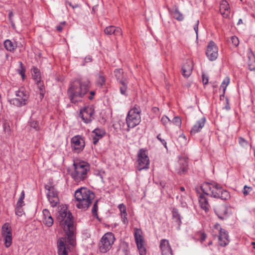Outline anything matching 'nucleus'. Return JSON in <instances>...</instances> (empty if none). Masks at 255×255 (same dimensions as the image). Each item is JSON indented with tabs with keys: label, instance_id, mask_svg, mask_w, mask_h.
I'll use <instances>...</instances> for the list:
<instances>
[{
	"label": "nucleus",
	"instance_id": "f257e3e1",
	"mask_svg": "<svg viewBox=\"0 0 255 255\" xmlns=\"http://www.w3.org/2000/svg\"><path fill=\"white\" fill-rule=\"evenodd\" d=\"M57 220L60 226L63 229L68 240L71 245L75 244V228L71 213L67 209H61L58 213Z\"/></svg>",
	"mask_w": 255,
	"mask_h": 255
},
{
	"label": "nucleus",
	"instance_id": "f03ea898",
	"mask_svg": "<svg viewBox=\"0 0 255 255\" xmlns=\"http://www.w3.org/2000/svg\"><path fill=\"white\" fill-rule=\"evenodd\" d=\"M90 81L88 79L82 78L72 82L67 90V94L72 103L81 101L87 93Z\"/></svg>",
	"mask_w": 255,
	"mask_h": 255
},
{
	"label": "nucleus",
	"instance_id": "7ed1b4c3",
	"mask_svg": "<svg viewBox=\"0 0 255 255\" xmlns=\"http://www.w3.org/2000/svg\"><path fill=\"white\" fill-rule=\"evenodd\" d=\"M200 187L202 192L213 198L224 200L230 198L229 192L223 189L220 184L215 182H204Z\"/></svg>",
	"mask_w": 255,
	"mask_h": 255
},
{
	"label": "nucleus",
	"instance_id": "20e7f679",
	"mask_svg": "<svg viewBox=\"0 0 255 255\" xmlns=\"http://www.w3.org/2000/svg\"><path fill=\"white\" fill-rule=\"evenodd\" d=\"M76 206L81 210H86L92 204L95 198L94 193L86 188H81L75 192Z\"/></svg>",
	"mask_w": 255,
	"mask_h": 255
},
{
	"label": "nucleus",
	"instance_id": "39448f33",
	"mask_svg": "<svg viewBox=\"0 0 255 255\" xmlns=\"http://www.w3.org/2000/svg\"><path fill=\"white\" fill-rule=\"evenodd\" d=\"M74 170L71 172V176L76 183H79L86 180L88 173L90 171L89 164L83 161H74Z\"/></svg>",
	"mask_w": 255,
	"mask_h": 255
},
{
	"label": "nucleus",
	"instance_id": "423d86ee",
	"mask_svg": "<svg viewBox=\"0 0 255 255\" xmlns=\"http://www.w3.org/2000/svg\"><path fill=\"white\" fill-rule=\"evenodd\" d=\"M140 113L141 109L137 105H135L129 111L126 118V122L128 128H133L140 123L141 121Z\"/></svg>",
	"mask_w": 255,
	"mask_h": 255
},
{
	"label": "nucleus",
	"instance_id": "0eeeda50",
	"mask_svg": "<svg viewBox=\"0 0 255 255\" xmlns=\"http://www.w3.org/2000/svg\"><path fill=\"white\" fill-rule=\"evenodd\" d=\"M115 240V236L113 233H106L101 238L99 245L100 252L105 253L109 251L112 248Z\"/></svg>",
	"mask_w": 255,
	"mask_h": 255
},
{
	"label": "nucleus",
	"instance_id": "6e6552de",
	"mask_svg": "<svg viewBox=\"0 0 255 255\" xmlns=\"http://www.w3.org/2000/svg\"><path fill=\"white\" fill-rule=\"evenodd\" d=\"M136 167L139 171L149 168V159L146 150L140 149L137 153Z\"/></svg>",
	"mask_w": 255,
	"mask_h": 255
},
{
	"label": "nucleus",
	"instance_id": "1a4fd4ad",
	"mask_svg": "<svg viewBox=\"0 0 255 255\" xmlns=\"http://www.w3.org/2000/svg\"><path fill=\"white\" fill-rule=\"evenodd\" d=\"M28 94L23 89H20L16 92V98L9 100L10 104L16 107H21L26 104V101L28 99Z\"/></svg>",
	"mask_w": 255,
	"mask_h": 255
},
{
	"label": "nucleus",
	"instance_id": "9d476101",
	"mask_svg": "<svg viewBox=\"0 0 255 255\" xmlns=\"http://www.w3.org/2000/svg\"><path fill=\"white\" fill-rule=\"evenodd\" d=\"M45 188L48 191L46 195L51 207H55L59 203L58 193L52 183L45 185Z\"/></svg>",
	"mask_w": 255,
	"mask_h": 255
},
{
	"label": "nucleus",
	"instance_id": "9b49d317",
	"mask_svg": "<svg viewBox=\"0 0 255 255\" xmlns=\"http://www.w3.org/2000/svg\"><path fill=\"white\" fill-rule=\"evenodd\" d=\"M70 244L69 240H68V236L67 238L62 237L58 239L57 241V253L58 255H68V250L70 249V246H75Z\"/></svg>",
	"mask_w": 255,
	"mask_h": 255
},
{
	"label": "nucleus",
	"instance_id": "f8f14e48",
	"mask_svg": "<svg viewBox=\"0 0 255 255\" xmlns=\"http://www.w3.org/2000/svg\"><path fill=\"white\" fill-rule=\"evenodd\" d=\"M71 147L75 153H79L82 151L85 146L84 138L81 135H75L71 139Z\"/></svg>",
	"mask_w": 255,
	"mask_h": 255
},
{
	"label": "nucleus",
	"instance_id": "ddd939ff",
	"mask_svg": "<svg viewBox=\"0 0 255 255\" xmlns=\"http://www.w3.org/2000/svg\"><path fill=\"white\" fill-rule=\"evenodd\" d=\"M134 238L140 255H146V251L141 230L134 229Z\"/></svg>",
	"mask_w": 255,
	"mask_h": 255
},
{
	"label": "nucleus",
	"instance_id": "4468645a",
	"mask_svg": "<svg viewBox=\"0 0 255 255\" xmlns=\"http://www.w3.org/2000/svg\"><path fill=\"white\" fill-rule=\"evenodd\" d=\"M1 234L3 238L4 246L6 248H9L12 244V233L9 224H4L1 229Z\"/></svg>",
	"mask_w": 255,
	"mask_h": 255
},
{
	"label": "nucleus",
	"instance_id": "2eb2a0df",
	"mask_svg": "<svg viewBox=\"0 0 255 255\" xmlns=\"http://www.w3.org/2000/svg\"><path fill=\"white\" fill-rule=\"evenodd\" d=\"M94 109L92 106H86L80 110V116L85 123H90L93 119Z\"/></svg>",
	"mask_w": 255,
	"mask_h": 255
},
{
	"label": "nucleus",
	"instance_id": "dca6fc26",
	"mask_svg": "<svg viewBox=\"0 0 255 255\" xmlns=\"http://www.w3.org/2000/svg\"><path fill=\"white\" fill-rule=\"evenodd\" d=\"M206 54L210 61H214L217 58L218 48L213 41H211L209 43L207 47Z\"/></svg>",
	"mask_w": 255,
	"mask_h": 255
},
{
	"label": "nucleus",
	"instance_id": "f3484780",
	"mask_svg": "<svg viewBox=\"0 0 255 255\" xmlns=\"http://www.w3.org/2000/svg\"><path fill=\"white\" fill-rule=\"evenodd\" d=\"M214 211L218 218L222 220L227 219L229 216L228 209L225 204L217 205L214 208Z\"/></svg>",
	"mask_w": 255,
	"mask_h": 255
},
{
	"label": "nucleus",
	"instance_id": "a211bd4d",
	"mask_svg": "<svg viewBox=\"0 0 255 255\" xmlns=\"http://www.w3.org/2000/svg\"><path fill=\"white\" fill-rule=\"evenodd\" d=\"M196 190L198 195V201L200 207L202 209L204 210L205 212H207L210 207L207 197V195L203 192L200 193L198 189H196Z\"/></svg>",
	"mask_w": 255,
	"mask_h": 255
},
{
	"label": "nucleus",
	"instance_id": "6ab92c4d",
	"mask_svg": "<svg viewBox=\"0 0 255 255\" xmlns=\"http://www.w3.org/2000/svg\"><path fill=\"white\" fill-rule=\"evenodd\" d=\"M159 249L162 255H173L168 240L162 239L160 241Z\"/></svg>",
	"mask_w": 255,
	"mask_h": 255
},
{
	"label": "nucleus",
	"instance_id": "aec40b11",
	"mask_svg": "<svg viewBox=\"0 0 255 255\" xmlns=\"http://www.w3.org/2000/svg\"><path fill=\"white\" fill-rule=\"evenodd\" d=\"M228 233L223 229H220L219 244L222 247H225L229 243Z\"/></svg>",
	"mask_w": 255,
	"mask_h": 255
},
{
	"label": "nucleus",
	"instance_id": "412c9836",
	"mask_svg": "<svg viewBox=\"0 0 255 255\" xmlns=\"http://www.w3.org/2000/svg\"><path fill=\"white\" fill-rule=\"evenodd\" d=\"M220 11L223 17L228 18L230 16V7L228 2L225 0H223L220 3Z\"/></svg>",
	"mask_w": 255,
	"mask_h": 255
},
{
	"label": "nucleus",
	"instance_id": "4be33fe9",
	"mask_svg": "<svg viewBox=\"0 0 255 255\" xmlns=\"http://www.w3.org/2000/svg\"><path fill=\"white\" fill-rule=\"evenodd\" d=\"M205 122L206 119L204 117L198 120L191 128L190 130L191 134H195L200 131L204 127Z\"/></svg>",
	"mask_w": 255,
	"mask_h": 255
},
{
	"label": "nucleus",
	"instance_id": "5701e85b",
	"mask_svg": "<svg viewBox=\"0 0 255 255\" xmlns=\"http://www.w3.org/2000/svg\"><path fill=\"white\" fill-rule=\"evenodd\" d=\"M104 32L107 35L114 34L116 36H121L122 35V29L119 27L114 26H109L104 30Z\"/></svg>",
	"mask_w": 255,
	"mask_h": 255
},
{
	"label": "nucleus",
	"instance_id": "b1692460",
	"mask_svg": "<svg viewBox=\"0 0 255 255\" xmlns=\"http://www.w3.org/2000/svg\"><path fill=\"white\" fill-rule=\"evenodd\" d=\"M43 213V223L46 226L50 227L53 224V219L47 209H44L42 211Z\"/></svg>",
	"mask_w": 255,
	"mask_h": 255
},
{
	"label": "nucleus",
	"instance_id": "393cba45",
	"mask_svg": "<svg viewBox=\"0 0 255 255\" xmlns=\"http://www.w3.org/2000/svg\"><path fill=\"white\" fill-rule=\"evenodd\" d=\"M193 69V65L191 61L187 62L182 68V73L184 77H188L191 74Z\"/></svg>",
	"mask_w": 255,
	"mask_h": 255
},
{
	"label": "nucleus",
	"instance_id": "a878e982",
	"mask_svg": "<svg viewBox=\"0 0 255 255\" xmlns=\"http://www.w3.org/2000/svg\"><path fill=\"white\" fill-rule=\"evenodd\" d=\"M94 134L93 138V143L96 144L99 140L106 133L105 130L102 128H97L93 131Z\"/></svg>",
	"mask_w": 255,
	"mask_h": 255
},
{
	"label": "nucleus",
	"instance_id": "bb28decb",
	"mask_svg": "<svg viewBox=\"0 0 255 255\" xmlns=\"http://www.w3.org/2000/svg\"><path fill=\"white\" fill-rule=\"evenodd\" d=\"M114 75L119 82L128 80L127 74L124 73L122 69H116L114 71Z\"/></svg>",
	"mask_w": 255,
	"mask_h": 255
},
{
	"label": "nucleus",
	"instance_id": "cd10ccee",
	"mask_svg": "<svg viewBox=\"0 0 255 255\" xmlns=\"http://www.w3.org/2000/svg\"><path fill=\"white\" fill-rule=\"evenodd\" d=\"M248 57L249 69L251 71L255 70V56L251 49L249 50Z\"/></svg>",
	"mask_w": 255,
	"mask_h": 255
},
{
	"label": "nucleus",
	"instance_id": "c85d7f7f",
	"mask_svg": "<svg viewBox=\"0 0 255 255\" xmlns=\"http://www.w3.org/2000/svg\"><path fill=\"white\" fill-rule=\"evenodd\" d=\"M31 74L33 79L38 84L41 80L40 70L38 68L33 67L31 70Z\"/></svg>",
	"mask_w": 255,
	"mask_h": 255
},
{
	"label": "nucleus",
	"instance_id": "c756f323",
	"mask_svg": "<svg viewBox=\"0 0 255 255\" xmlns=\"http://www.w3.org/2000/svg\"><path fill=\"white\" fill-rule=\"evenodd\" d=\"M4 45L6 49L9 51H13L16 48V44L8 39L4 42Z\"/></svg>",
	"mask_w": 255,
	"mask_h": 255
},
{
	"label": "nucleus",
	"instance_id": "7c9ffc66",
	"mask_svg": "<svg viewBox=\"0 0 255 255\" xmlns=\"http://www.w3.org/2000/svg\"><path fill=\"white\" fill-rule=\"evenodd\" d=\"M173 17L178 21H182L184 19L183 14L179 11L176 6H174V10L173 12Z\"/></svg>",
	"mask_w": 255,
	"mask_h": 255
},
{
	"label": "nucleus",
	"instance_id": "2f4dec72",
	"mask_svg": "<svg viewBox=\"0 0 255 255\" xmlns=\"http://www.w3.org/2000/svg\"><path fill=\"white\" fill-rule=\"evenodd\" d=\"M172 213L173 218L177 222L178 226H180L181 224V220L177 209L174 208L172 210Z\"/></svg>",
	"mask_w": 255,
	"mask_h": 255
},
{
	"label": "nucleus",
	"instance_id": "473e14b6",
	"mask_svg": "<svg viewBox=\"0 0 255 255\" xmlns=\"http://www.w3.org/2000/svg\"><path fill=\"white\" fill-rule=\"evenodd\" d=\"M121 84L120 91L122 94L125 95L127 90V85L128 83V80L125 81L119 82Z\"/></svg>",
	"mask_w": 255,
	"mask_h": 255
},
{
	"label": "nucleus",
	"instance_id": "72a5a7b5",
	"mask_svg": "<svg viewBox=\"0 0 255 255\" xmlns=\"http://www.w3.org/2000/svg\"><path fill=\"white\" fill-rule=\"evenodd\" d=\"M97 82L98 84L103 86L105 83V77L103 73L100 72L98 74Z\"/></svg>",
	"mask_w": 255,
	"mask_h": 255
},
{
	"label": "nucleus",
	"instance_id": "f704fd0d",
	"mask_svg": "<svg viewBox=\"0 0 255 255\" xmlns=\"http://www.w3.org/2000/svg\"><path fill=\"white\" fill-rule=\"evenodd\" d=\"M230 83V78L228 77H226L223 81L220 88L223 89V93H225L226 88Z\"/></svg>",
	"mask_w": 255,
	"mask_h": 255
},
{
	"label": "nucleus",
	"instance_id": "c9c22d12",
	"mask_svg": "<svg viewBox=\"0 0 255 255\" xmlns=\"http://www.w3.org/2000/svg\"><path fill=\"white\" fill-rule=\"evenodd\" d=\"M161 122L163 126L167 127L168 125L171 124V121L166 116H164L161 119Z\"/></svg>",
	"mask_w": 255,
	"mask_h": 255
},
{
	"label": "nucleus",
	"instance_id": "e433bc0d",
	"mask_svg": "<svg viewBox=\"0 0 255 255\" xmlns=\"http://www.w3.org/2000/svg\"><path fill=\"white\" fill-rule=\"evenodd\" d=\"M181 123H182V122H181V119L179 117H175L173 120L171 121V124H173V125H174L175 126L178 127H180L181 125Z\"/></svg>",
	"mask_w": 255,
	"mask_h": 255
},
{
	"label": "nucleus",
	"instance_id": "4c0bfd02",
	"mask_svg": "<svg viewBox=\"0 0 255 255\" xmlns=\"http://www.w3.org/2000/svg\"><path fill=\"white\" fill-rule=\"evenodd\" d=\"M24 198V191H22L21 193L20 197L17 201V206H18L20 207H21L23 205Z\"/></svg>",
	"mask_w": 255,
	"mask_h": 255
},
{
	"label": "nucleus",
	"instance_id": "58836bf2",
	"mask_svg": "<svg viewBox=\"0 0 255 255\" xmlns=\"http://www.w3.org/2000/svg\"><path fill=\"white\" fill-rule=\"evenodd\" d=\"M118 208L120 211V215L127 214L126 207L123 203L119 204Z\"/></svg>",
	"mask_w": 255,
	"mask_h": 255
},
{
	"label": "nucleus",
	"instance_id": "ea45409f",
	"mask_svg": "<svg viewBox=\"0 0 255 255\" xmlns=\"http://www.w3.org/2000/svg\"><path fill=\"white\" fill-rule=\"evenodd\" d=\"M30 126L35 129L36 130H38L40 129L39 124L36 121L31 120L30 122Z\"/></svg>",
	"mask_w": 255,
	"mask_h": 255
},
{
	"label": "nucleus",
	"instance_id": "a19ab883",
	"mask_svg": "<svg viewBox=\"0 0 255 255\" xmlns=\"http://www.w3.org/2000/svg\"><path fill=\"white\" fill-rule=\"evenodd\" d=\"M97 204H98V201H96L94 203V205L92 207V212L93 215L94 216H98V214H97L98 205Z\"/></svg>",
	"mask_w": 255,
	"mask_h": 255
},
{
	"label": "nucleus",
	"instance_id": "79ce46f5",
	"mask_svg": "<svg viewBox=\"0 0 255 255\" xmlns=\"http://www.w3.org/2000/svg\"><path fill=\"white\" fill-rule=\"evenodd\" d=\"M20 69L18 70L19 74L21 76L22 79L24 78L25 69L23 66L22 62H20Z\"/></svg>",
	"mask_w": 255,
	"mask_h": 255
},
{
	"label": "nucleus",
	"instance_id": "37998d69",
	"mask_svg": "<svg viewBox=\"0 0 255 255\" xmlns=\"http://www.w3.org/2000/svg\"><path fill=\"white\" fill-rule=\"evenodd\" d=\"M252 188L251 187L245 185L243 189V194L245 196L248 195L249 193L252 191Z\"/></svg>",
	"mask_w": 255,
	"mask_h": 255
},
{
	"label": "nucleus",
	"instance_id": "c03bdc74",
	"mask_svg": "<svg viewBox=\"0 0 255 255\" xmlns=\"http://www.w3.org/2000/svg\"><path fill=\"white\" fill-rule=\"evenodd\" d=\"M66 22L65 21L61 22L58 25L56 26V28L59 32H61L63 30V27L66 26Z\"/></svg>",
	"mask_w": 255,
	"mask_h": 255
},
{
	"label": "nucleus",
	"instance_id": "a18cd8bd",
	"mask_svg": "<svg viewBox=\"0 0 255 255\" xmlns=\"http://www.w3.org/2000/svg\"><path fill=\"white\" fill-rule=\"evenodd\" d=\"M239 142L243 146L247 145L248 144V141L242 137L239 138Z\"/></svg>",
	"mask_w": 255,
	"mask_h": 255
},
{
	"label": "nucleus",
	"instance_id": "49530a36",
	"mask_svg": "<svg viewBox=\"0 0 255 255\" xmlns=\"http://www.w3.org/2000/svg\"><path fill=\"white\" fill-rule=\"evenodd\" d=\"M121 217L123 223L125 225H127L128 222L127 218V214L121 215Z\"/></svg>",
	"mask_w": 255,
	"mask_h": 255
},
{
	"label": "nucleus",
	"instance_id": "de8ad7c7",
	"mask_svg": "<svg viewBox=\"0 0 255 255\" xmlns=\"http://www.w3.org/2000/svg\"><path fill=\"white\" fill-rule=\"evenodd\" d=\"M232 43L236 46H238L239 44V40L237 37L232 36L231 38Z\"/></svg>",
	"mask_w": 255,
	"mask_h": 255
},
{
	"label": "nucleus",
	"instance_id": "09e8293b",
	"mask_svg": "<svg viewBox=\"0 0 255 255\" xmlns=\"http://www.w3.org/2000/svg\"><path fill=\"white\" fill-rule=\"evenodd\" d=\"M157 138L164 145V147L165 148H167V145H166V142L165 141L164 139H162L161 137H160V134H159L157 136Z\"/></svg>",
	"mask_w": 255,
	"mask_h": 255
},
{
	"label": "nucleus",
	"instance_id": "8fccbe9b",
	"mask_svg": "<svg viewBox=\"0 0 255 255\" xmlns=\"http://www.w3.org/2000/svg\"><path fill=\"white\" fill-rule=\"evenodd\" d=\"M15 213L16 215L18 216H21L22 215V211L21 207L17 206V207L16 208Z\"/></svg>",
	"mask_w": 255,
	"mask_h": 255
},
{
	"label": "nucleus",
	"instance_id": "3c124183",
	"mask_svg": "<svg viewBox=\"0 0 255 255\" xmlns=\"http://www.w3.org/2000/svg\"><path fill=\"white\" fill-rule=\"evenodd\" d=\"M202 81L204 84H207L208 82V78L205 75H202Z\"/></svg>",
	"mask_w": 255,
	"mask_h": 255
},
{
	"label": "nucleus",
	"instance_id": "603ef678",
	"mask_svg": "<svg viewBox=\"0 0 255 255\" xmlns=\"http://www.w3.org/2000/svg\"><path fill=\"white\" fill-rule=\"evenodd\" d=\"M207 237L205 233H202L200 235V242L201 243H202L203 241H204Z\"/></svg>",
	"mask_w": 255,
	"mask_h": 255
},
{
	"label": "nucleus",
	"instance_id": "864d4df0",
	"mask_svg": "<svg viewBox=\"0 0 255 255\" xmlns=\"http://www.w3.org/2000/svg\"><path fill=\"white\" fill-rule=\"evenodd\" d=\"M199 20H197L196 22V23L194 26V29L196 33V34L197 35L198 33V24H199Z\"/></svg>",
	"mask_w": 255,
	"mask_h": 255
},
{
	"label": "nucleus",
	"instance_id": "5fc2aeb1",
	"mask_svg": "<svg viewBox=\"0 0 255 255\" xmlns=\"http://www.w3.org/2000/svg\"><path fill=\"white\" fill-rule=\"evenodd\" d=\"M92 60V57L91 56H87L85 58V62L86 63L90 62Z\"/></svg>",
	"mask_w": 255,
	"mask_h": 255
},
{
	"label": "nucleus",
	"instance_id": "6e6d98bb",
	"mask_svg": "<svg viewBox=\"0 0 255 255\" xmlns=\"http://www.w3.org/2000/svg\"><path fill=\"white\" fill-rule=\"evenodd\" d=\"M67 2V3H68V4H69L71 7H72V8H73V9H74V8H77V7H78L79 6V5H78V4H75V5H73V4L71 3V2Z\"/></svg>",
	"mask_w": 255,
	"mask_h": 255
},
{
	"label": "nucleus",
	"instance_id": "4d7b16f0",
	"mask_svg": "<svg viewBox=\"0 0 255 255\" xmlns=\"http://www.w3.org/2000/svg\"><path fill=\"white\" fill-rule=\"evenodd\" d=\"M214 228L220 231V229H221L220 228V225L219 224H216L214 225Z\"/></svg>",
	"mask_w": 255,
	"mask_h": 255
},
{
	"label": "nucleus",
	"instance_id": "13d9d810",
	"mask_svg": "<svg viewBox=\"0 0 255 255\" xmlns=\"http://www.w3.org/2000/svg\"><path fill=\"white\" fill-rule=\"evenodd\" d=\"M152 111L154 113H156V112L159 111V109L158 108H156V107H153L152 108Z\"/></svg>",
	"mask_w": 255,
	"mask_h": 255
},
{
	"label": "nucleus",
	"instance_id": "bf43d9fd",
	"mask_svg": "<svg viewBox=\"0 0 255 255\" xmlns=\"http://www.w3.org/2000/svg\"><path fill=\"white\" fill-rule=\"evenodd\" d=\"M243 20L242 19H240L237 23V24L238 25H240V24H243Z\"/></svg>",
	"mask_w": 255,
	"mask_h": 255
},
{
	"label": "nucleus",
	"instance_id": "052dcab7",
	"mask_svg": "<svg viewBox=\"0 0 255 255\" xmlns=\"http://www.w3.org/2000/svg\"><path fill=\"white\" fill-rule=\"evenodd\" d=\"M8 15H9V18L10 19L11 17L13 16V13L12 12L10 11L9 12V14H8Z\"/></svg>",
	"mask_w": 255,
	"mask_h": 255
},
{
	"label": "nucleus",
	"instance_id": "680f3d73",
	"mask_svg": "<svg viewBox=\"0 0 255 255\" xmlns=\"http://www.w3.org/2000/svg\"><path fill=\"white\" fill-rule=\"evenodd\" d=\"M6 130H7V132H8L10 130L9 127L8 126L7 128H4V130L6 131Z\"/></svg>",
	"mask_w": 255,
	"mask_h": 255
},
{
	"label": "nucleus",
	"instance_id": "e2e57ef3",
	"mask_svg": "<svg viewBox=\"0 0 255 255\" xmlns=\"http://www.w3.org/2000/svg\"><path fill=\"white\" fill-rule=\"evenodd\" d=\"M251 245L253 246V248L255 249V242H252Z\"/></svg>",
	"mask_w": 255,
	"mask_h": 255
},
{
	"label": "nucleus",
	"instance_id": "0e129e2a",
	"mask_svg": "<svg viewBox=\"0 0 255 255\" xmlns=\"http://www.w3.org/2000/svg\"><path fill=\"white\" fill-rule=\"evenodd\" d=\"M180 189L181 191H185V188L184 187H180Z\"/></svg>",
	"mask_w": 255,
	"mask_h": 255
},
{
	"label": "nucleus",
	"instance_id": "69168bd1",
	"mask_svg": "<svg viewBox=\"0 0 255 255\" xmlns=\"http://www.w3.org/2000/svg\"><path fill=\"white\" fill-rule=\"evenodd\" d=\"M225 108L227 109V110H229L230 109V106L228 104V105H226L225 106Z\"/></svg>",
	"mask_w": 255,
	"mask_h": 255
},
{
	"label": "nucleus",
	"instance_id": "338daca9",
	"mask_svg": "<svg viewBox=\"0 0 255 255\" xmlns=\"http://www.w3.org/2000/svg\"><path fill=\"white\" fill-rule=\"evenodd\" d=\"M212 245V241H210V242H209V243H208V245H209V246H210V245Z\"/></svg>",
	"mask_w": 255,
	"mask_h": 255
},
{
	"label": "nucleus",
	"instance_id": "774afa93",
	"mask_svg": "<svg viewBox=\"0 0 255 255\" xmlns=\"http://www.w3.org/2000/svg\"><path fill=\"white\" fill-rule=\"evenodd\" d=\"M91 94H92V95H94V92H91Z\"/></svg>",
	"mask_w": 255,
	"mask_h": 255
}]
</instances>
